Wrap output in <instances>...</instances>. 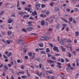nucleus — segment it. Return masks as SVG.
<instances>
[{
  "instance_id": "nucleus-29",
  "label": "nucleus",
  "mask_w": 79,
  "mask_h": 79,
  "mask_svg": "<svg viewBox=\"0 0 79 79\" xmlns=\"http://www.w3.org/2000/svg\"><path fill=\"white\" fill-rule=\"evenodd\" d=\"M35 60H37V61H40V58H35Z\"/></svg>"
},
{
  "instance_id": "nucleus-2",
  "label": "nucleus",
  "mask_w": 79,
  "mask_h": 79,
  "mask_svg": "<svg viewBox=\"0 0 79 79\" xmlns=\"http://www.w3.org/2000/svg\"><path fill=\"white\" fill-rule=\"evenodd\" d=\"M26 29L27 31H32V30H34L33 27H30L26 28Z\"/></svg>"
},
{
  "instance_id": "nucleus-15",
  "label": "nucleus",
  "mask_w": 79,
  "mask_h": 79,
  "mask_svg": "<svg viewBox=\"0 0 79 79\" xmlns=\"http://www.w3.org/2000/svg\"><path fill=\"white\" fill-rule=\"evenodd\" d=\"M4 68H5L4 69V70L5 71H6V70H8V67L6 66V65H4Z\"/></svg>"
},
{
  "instance_id": "nucleus-20",
  "label": "nucleus",
  "mask_w": 79,
  "mask_h": 79,
  "mask_svg": "<svg viewBox=\"0 0 79 79\" xmlns=\"http://www.w3.org/2000/svg\"><path fill=\"white\" fill-rule=\"evenodd\" d=\"M13 21V20L11 19L8 20V23H11Z\"/></svg>"
},
{
  "instance_id": "nucleus-45",
  "label": "nucleus",
  "mask_w": 79,
  "mask_h": 79,
  "mask_svg": "<svg viewBox=\"0 0 79 79\" xmlns=\"http://www.w3.org/2000/svg\"><path fill=\"white\" fill-rule=\"evenodd\" d=\"M2 42H4V43H5V44H6V45H7V44H6V41H5V40L2 39Z\"/></svg>"
},
{
  "instance_id": "nucleus-58",
  "label": "nucleus",
  "mask_w": 79,
  "mask_h": 79,
  "mask_svg": "<svg viewBox=\"0 0 79 79\" xmlns=\"http://www.w3.org/2000/svg\"><path fill=\"white\" fill-rule=\"evenodd\" d=\"M62 50L63 52H65V49H64V48H62Z\"/></svg>"
},
{
  "instance_id": "nucleus-50",
  "label": "nucleus",
  "mask_w": 79,
  "mask_h": 79,
  "mask_svg": "<svg viewBox=\"0 0 79 79\" xmlns=\"http://www.w3.org/2000/svg\"><path fill=\"white\" fill-rule=\"evenodd\" d=\"M71 45V44H68L67 45H66L65 46L67 48V47H69Z\"/></svg>"
},
{
  "instance_id": "nucleus-49",
  "label": "nucleus",
  "mask_w": 79,
  "mask_h": 79,
  "mask_svg": "<svg viewBox=\"0 0 79 79\" xmlns=\"http://www.w3.org/2000/svg\"><path fill=\"white\" fill-rule=\"evenodd\" d=\"M45 7V5L44 4H42L41 5V7L42 8H44V7Z\"/></svg>"
},
{
  "instance_id": "nucleus-16",
  "label": "nucleus",
  "mask_w": 79,
  "mask_h": 79,
  "mask_svg": "<svg viewBox=\"0 0 79 79\" xmlns=\"http://www.w3.org/2000/svg\"><path fill=\"white\" fill-rule=\"evenodd\" d=\"M54 10L56 11H59L60 10V8L58 7H56L55 8Z\"/></svg>"
},
{
  "instance_id": "nucleus-8",
  "label": "nucleus",
  "mask_w": 79,
  "mask_h": 79,
  "mask_svg": "<svg viewBox=\"0 0 79 79\" xmlns=\"http://www.w3.org/2000/svg\"><path fill=\"white\" fill-rule=\"evenodd\" d=\"M60 26V24L58 23H57L56 25V29H59Z\"/></svg>"
},
{
  "instance_id": "nucleus-24",
  "label": "nucleus",
  "mask_w": 79,
  "mask_h": 79,
  "mask_svg": "<svg viewBox=\"0 0 79 79\" xmlns=\"http://www.w3.org/2000/svg\"><path fill=\"white\" fill-rule=\"evenodd\" d=\"M40 40H45V37H42L40 38Z\"/></svg>"
},
{
  "instance_id": "nucleus-42",
  "label": "nucleus",
  "mask_w": 79,
  "mask_h": 79,
  "mask_svg": "<svg viewBox=\"0 0 79 79\" xmlns=\"http://www.w3.org/2000/svg\"><path fill=\"white\" fill-rule=\"evenodd\" d=\"M3 56L4 58L7 59L8 58V57L6 56L5 55H3Z\"/></svg>"
},
{
  "instance_id": "nucleus-4",
  "label": "nucleus",
  "mask_w": 79,
  "mask_h": 79,
  "mask_svg": "<svg viewBox=\"0 0 79 79\" xmlns=\"http://www.w3.org/2000/svg\"><path fill=\"white\" fill-rule=\"evenodd\" d=\"M47 62L49 64H52V63H53L54 62L55 63L56 62L52 60H47Z\"/></svg>"
},
{
  "instance_id": "nucleus-6",
  "label": "nucleus",
  "mask_w": 79,
  "mask_h": 79,
  "mask_svg": "<svg viewBox=\"0 0 79 79\" xmlns=\"http://www.w3.org/2000/svg\"><path fill=\"white\" fill-rule=\"evenodd\" d=\"M24 42V40H23V39H20L19 40V44L20 45H22L23 44V43Z\"/></svg>"
},
{
  "instance_id": "nucleus-28",
  "label": "nucleus",
  "mask_w": 79,
  "mask_h": 79,
  "mask_svg": "<svg viewBox=\"0 0 79 79\" xmlns=\"http://www.w3.org/2000/svg\"><path fill=\"white\" fill-rule=\"evenodd\" d=\"M1 34L3 35H5L6 34V33L5 31H3L1 32Z\"/></svg>"
},
{
  "instance_id": "nucleus-1",
  "label": "nucleus",
  "mask_w": 79,
  "mask_h": 79,
  "mask_svg": "<svg viewBox=\"0 0 79 79\" xmlns=\"http://www.w3.org/2000/svg\"><path fill=\"white\" fill-rule=\"evenodd\" d=\"M41 4L40 3H39V1L36 2L35 4V7L37 10L39 9V8L40 7Z\"/></svg>"
},
{
  "instance_id": "nucleus-56",
  "label": "nucleus",
  "mask_w": 79,
  "mask_h": 79,
  "mask_svg": "<svg viewBox=\"0 0 79 79\" xmlns=\"http://www.w3.org/2000/svg\"><path fill=\"white\" fill-rule=\"evenodd\" d=\"M17 62L18 63H19L21 62V60H17Z\"/></svg>"
},
{
  "instance_id": "nucleus-26",
  "label": "nucleus",
  "mask_w": 79,
  "mask_h": 79,
  "mask_svg": "<svg viewBox=\"0 0 79 79\" xmlns=\"http://www.w3.org/2000/svg\"><path fill=\"white\" fill-rule=\"evenodd\" d=\"M25 47H26V45L25 44H23L22 46L21 47V49L22 50H23V49H24V48H25Z\"/></svg>"
},
{
  "instance_id": "nucleus-55",
  "label": "nucleus",
  "mask_w": 79,
  "mask_h": 79,
  "mask_svg": "<svg viewBox=\"0 0 79 79\" xmlns=\"http://www.w3.org/2000/svg\"><path fill=\"white\" fill-rule=\"evenodd\" d=\"M66 10L67 11H68V12H69V11H71V10L69 9H67Z\"/></svg>"
},
{
  "instance_id": "nucleus-31",
  "label": "nucleus",
  "mask_w": 79,
  "mask_h": 79,
  "mask_svg": "<svg viewBox=\"0 0 79 79\" xmlns=\"http://www.w3.org/2000/svg\"><path fill=\"white\" fill-rule=\"evenodd\" d=\"M41 53L43 54H46V53L44 51H42L40 52Z\"/></svg>"
},
{
  "instance_id": "nucleus-17",
  "label": "nucleus",
  "mask_w": 79,
  "mask_h": 79,
  "mask_svg": "<svg viewBox=\"0 0 79 79\" xmlns=\"http://www.w3.org/2000/svg\"><path fill=\"white\" fill-rule=\"evenodd\" d=\"M47 73H48L49 74H53V72H50L48 70L46 71V74H48Z\"/></svg>"
},
{
  "instance_id": "nucleus-44",
  "label": "nucleus",
  "mask_w": 79,
  "mask_h": 79,
  "mask_svg": "<svg viewBox=\"0 0 79 79\" xmlns=\"http://www.w3.org/2000/svg\"><path fill=\"white\" fill-rule=\"evenodd\" d=\"M63 41L64 42H68V41L66 39H64Z\"/></svg>"
},
{
  "instance_id": "nucleus-34",
  "label": "nucleus",
  "mask_w": 79,
  "mask_h": 79,
  "mask_svg": "<svg viewBox=\"0 0 79 79\" xmlns=\"http://www.w3.org/2000/svg\"><path fill=\"white\" fill-rule=\"evenodd\" d=\"M52 59V60H56V57L54 56H52L51 57Z\"/></svg>"
},
{
  "instance_id": "nucleus-36",
  "label": "nucleus",
  "mask_w": 79,
  "mask_h": 79,
  "mask_svg": "<svg viewBox=\"0 0 79 79\" xmlns=\"http://www.w3.org/2000/svg\"><path fill=\"white\" fill-rule=\"evenodd\" d=\"M68 53L69 54V55H68L69 57H70L71 56H72V55H71V53H70L68 52Z\"/></svg>"
},
{
  "instance_id": "nucleus-47",
  "label": "nucleus",
  "mask_w": 79,
  "mask_h": 79,
  "mask_svg": "<svg viewBox=\"0 0 79 79\" xmlns=\"http://www.w3.org/2000/svg\"><path fill=\"white\" fill-rule=\"evenodd\" d=\"M49 45L50 46V47H52H52H53V44H49Z\"/></svg>"
},
{
  "instance_id": "nucleus-12",
  "label": "nucleus",
  "mask_w": 79,
  "mask_h": 79,
  "mask_svg": "<svg viewBox=\"0 0 79 79\" xmlns=\"http://www.w3.org/2000/svg\"><path fill=\"white\" fill-rule=\"evenodd\" d=\"M43 72H40V74H39V73H38V75L40 77V76H42V74L43 75V76H45V73H43Z\"/></svg>"
},
{
  "instance_id": "nucleus-14",
  "label": "nucleus",
  "mask_w": 79,
  "mask_h": 79,
  "mask_svg": "<svg viewBox=\"0 0 79 79\" xmlns=\"http://www.w3.org/2000/svg\"><path fill=\"white\" fill-rule=\"evenodd\" d=\"M45 23V21L44 20H42L41 22V26H44Z\"/></svg>"
},
{
  "instance_id": "nucleus-60",
  "label": "nucleus",
  "mask_w": 79,
  "mask_h": 79,
  "mask_svg": "<svg viewBox=\"0 0 79 79\" xmlns=\"http://www.w3.org/2000/svg\"><path fill=\"white\" fill-rule=\"evenodd\" d=\"M61 55L60 54H56V55H55V56H60Z\"/></svg>"
},
{
  "instance_id": "nucleus-52",
  "label": "nucleus",
  "mask_w": 79,
  "mask_h": 79,
  "mask_svg": "<svg viewBox=\"0 0 79 79\" xmlns=\"http://www.w3.org/2000/svg\"><path fill=\"white\" fill-rule=\"evenodd\" d=\"M6 42H7L8 44H10V42L9 41H8V40H6Z\"/></svg>"
},
{
  "instance_id": "nucleus-25",
  "label": "nucleus",
  "mask_w": 79,
  "mask_h": 79,
  "mask_svg": "<svg viewBox=\"0 0 79 79\" xmlns=\"http://www.w3.org/2000/svg\"><path fill=\"white\" fill-rule=\"evenodd\" d=\"M22 31L24 32H27V30L25 28L22 29Z\"/></svg>"
},
{
  "instance_id": "nucleus-3",
  "label": "nucleus",
  "mask_w": 79,
  "mask_h": 79,
  "mask_svg": "<svg viewBox=\"0 0 79 79\" xmlns=\"http://www.w3.org/2000/svg\"><path fill=\"white\" fill-rule=\"evenodd\" d=\"M18 15H20L21 17H23L24 14H27L26 12H20L18 13Z\"/></svg>"
},
{
  "instance_id": "nucleus-37",
  "label": "nucleus",
  "mask_w": 79,
  "mask_h": 79,
  "mask_svg": "<svg viewBox=\"0 0 79 79\" xmlns=\"http://www.w3.org/2000/svg\"><path fill=\"white\" fill-rule=\"evenodd\" d=\"M73 23L74 24H76V21L75 19H73Z\"/></svg>"
},
{
  "instance_id": "nucleus-51",
  "label": "nucleus",
  "mask_w": 79,
  "mask_h": 79,
  "mask_svg": "<svg viewBox=\"0 0 79 79\" xmlns=\"http://www.w3.org/2000/svg\"><path fill=\"white\" fill-rule=\"evenodd\" d=\"M65 60H66V61L67 62H69V61L68 59L67 58H65Z\"/></svg>"
},
{
  "instance_id": "nucleus-40",
  "label": "nucleus",
  "mask_w": 79,
  "mask_h": 79,
  "mask_svg": "<svg viewBox=\"0 0 79 79\" xmlns=\"http://www.w3.org/2000/svg\"><path fill=\"white\" fill-rule=\"evenodd\" d=\"M61 63H64V59H63L61 58Z\"/></svg>"
},
{
  "instance_id": "nucleus-18",
  "label": "nucleus",
  "mask_w": 79,
  "mask_h": 79,
  "mask_svg": "<svg viewBox=\"0 0 79 79\" xmlns=\"http://www.w3.org/2000/svg\"><path fill=\"white\" fill-rule=\"evenodd\" d=\"M75 36L76 37H77L79 36V32L78 31H76L75 32Z\"/></svg>"
},
{
  "instance_id": "nucleus-46",
  "label": "nucleus",
  "mask_w": 79,
  "mask_h": 79,
  "mask_svg": "<svg viewBox=\"0 0 79 79\" xmlns=\"http://www.w3.org/2000/svg\"><path fill=\"white\" fill-rule=\"evenodd\" d=\"M27 49H24L23 50V52L24 53H26L27 52Z\"/></svg>"
},
{
  "instance_id": "nucleus-59",
  "label": "nucleus",
  "mask_w": 79,
  "mask_h": 79,
  "mask_svg": "<svg viewBox=\"0 0 79 79\" xmlns=\"http://www.w3.org/2000/svg\"><path fill=\"white\" fill-rule=\"evenodd\" d=\"M52 56V55L51 54H48V57H50V56Z\"/></svg>"
},
{
  "instance_id": "nucleus-22",
  "label": "nucleus",
  "mask_w": 79,
  "mask_h": 79,
  "mask_svg": "<svg viewBox=\"0 0 79 79\" xmlns=\"http://www.w3.org/2000/svg\"><path fill=\"white\" fill-rule=\"evenodd\" d=\"M20 4H19V1H17V7L18 8V7H19L20 5Z\"/></svg>"
},
{
  "instance_id": "nucleus-57",
  "label": "nucleus",
  "mask_w": 79,
  "mask_h": 79,
  "mask_svg": "<svg viewBox=\"0 0 79 79\" xmlns=\"http://www.w3.org/2000/svg\"><path fill=\"white\" fill-rule=\"evenodd\" d=\"M54 65H55V64H53L50 65L51 67H54Z\"/></svg>"
},
{
  "instance_id": "nucleus-54",
  "label": "nucleus",
  "mask_w": 79,
  "mask_h": 79,
  "mask_svg": "<svg viewBox=\"0 0 79 79\" xmlns=\"http://www.w3.org/2000/svg\"><path fill=\"white\" fill-rule=\"evenodd\" d=\"M8 66L9 67V68H11V64H8Z\"/></svg>"
},
{
  "instance_id": "nucleus-32",
  "label": "nucleus",
  "mask_w": 79,
  "mask_h": 79,
  "mask_svg": "<svg viewBox=\"0 0 79 79\" xmlns=\"http://www.w3.org/2000/svg\"><path fill=\"white\" fill-rule=\"evenodd\" d=\"M32 56V53L31 52H30L29 53V56L31 57Z\"/></svg>"
},
{
  "instance_id": "nucleus-10",
  "label": "nucleus",
  "mask_w": 79,
  "mask_h": 79,
  "mask_svg": "<svg viewBox=\"0 0 79 79\" xmlns=\"http://www.w3.org/2000/svg\"><path fill=\"white\" fill-rule=\"evenodd\" d=\"M32 23L31 21H29L28 22V24H29V25H27V27H28V26H33V25L32 24Z\"/></svg>"
},
{
  "instance_id": "nucleus-63",
  "label": "nucleus",
  "mask_w": 79,
  "mask_h": 79,
  "mask_svg": "<svg viewBox=\"0 0 79 79\" xmlns=\"http://www.w3.org/2000/svg\"><path fill=\"white\" fill-rule=\"evenodd\" d=\"M24 58L25 59H28V56H25Z\"/></svg>"
},
{
  "instance_id": "nucleus-27",
  "label": "nucleus",
  "mask_w": 79,
  "mask_h": 79,
  "mask_svg": "<svg viewBox=\"0 0 79 79\" xmlns=\"http://www.w3.org/2000/svg\"><path fill=\"white\" fill-rule=\"evenodd\" d=\"M62 20H63V21H65L66 23H68V22L67 20H66L65 19L63 18H62Z\"/></svg>"
},
{
  "instance_id": "nucleus-43",
  "label": "nucleus",
  "mask_w": 79,
  "mask_h": 79,
  "mask_svg": "<svg viewBox=\"0 0 79 79\" xmlns=\"http://www.w3.org/2000/svg\"><path fill=\"white\" fill-rule=\"evenodd\" d=\"M49 39V38L48 37H45V40H48Z\"/></svg>"
},
{
  "instance_id": "nucleus-38",
  "label": "nucleus",
  "mask_w": 79,
  "mask_h": 79,
  "mask_svg": "<svg viewBox=\"0 0 79 79\" xmlns=\"http://www.w3.org/2000/svg\"><path fill=\"white\" fill-rule=\"evenodd\" d=\"M21 77L22 79H25V78L26 77V76H21Z\"/></svg>"
},
{
  "instance_id": "nucleus-35",
  "label": "nucleus",
  "mask_w": 79,
  "mask_h": 79,
  "mask_svg": "<svg viewBox=\"0 0 79 79\" xmlns=\"http://www.w3.org/2000/svg\"><path fill=\"white\" fill-rule=\"evenodd\" d=\"M4 11H1L0 13V15H3V13H4Z\"/></svg>"
},
{
  "instance_id": "nucleus-33",
  "label": "nucleus",
  "mask_w": 79,
  "mask_h": 79,
  "mask_svg": "<svg viewBox=\"0 0 79 79\" xmlns=\"http://www.w3.org/2000/svg\"><path fill=\"white\" fill-rule=\"evenodd\" d=\"M69 19L70 21H71V22H72V21H73V18L72 17L69 18Z\"/></svg>"
},
{
  "instance_id": "nucleus-39",
  "label": "nucleus",
  "mask_w": 79,
  "mask_h": 79,
  "mask_svg": "<svg viewBox=\"0 0 79 79\" xmlns=\"http://www.w3.org/2000/svg\"><path fill=\"white\" fill-rule=\"evenodd\" d=\"M54 3H53V2H51L50 3V6H53V5H54Z\"/></svg>"
},
{
  "instance_id": "nucleus-61",
  "label": "nucleus",
  "mask_w": 79,
  "mask_h": 79,
  "mask_svg": "<svg viewBox=\"0 0 79 79\" xmlns=\"http://www.w3.org/2000/svg\"><path fill=\"white\" fill-rule=\"evenodd\" d=\"M74 44H76V43H77V39L74 40Z\"/></svg>"
},
{
  "instance_id": "nucleus-48",
  "label": "nucleus",
  "mask_w": 79,
  "mask_h": 79,
  "mask_svg": "<svg viewBox=\"0 0 79 79\" xmlns=\"http://www.w3.org/2000/svg\"><path fill=\"white\" fill-rule=\"evenodd\" d=\"M22 5H25V4H26V2H24V1H22Z\"/></svg>"
},
{
  "instance_id": "nucleus-41",
  "label": "nucleus",
  "mask_w": 79,
  "mask_h": 79,
  "mask_svg": "<svg viewBox=\"0 0 79 79\" xmlns=\"http://www.w3.org/2000/svg\"><path fill=\"white\" fill-rule=\"evenodd\" d=\"M60 43L61 45H63V42L62 40H60Z\"/></svg>"
},
{
  "instance_id": "nucleus-7",
  "label": "nucleus",
  "mask_w": 79,
  "mask_h": 79,
  "mask_svg": "<svg viewBox=\"0 0 79 79\" xmlns=\"http://www.w3.org/2000/svg\"><path fill=\"white\" fill-rule=\"evenodd\" d=\"M53 50L54 51H56L57 52H59V50L58 47H56V46H54L53 48Z\"/></svg>"
},
{
  "instance_id": "nucleus-30",
  "label": "nucleus",
  "mask_w": 79,
  "mask_h": 79,
  "mask_svg": "<svg viewBox=\"0 0 79 79\" xmlns=\"http://www.w3.org/2000/svg\"><path fill=\"white\" fill-rule=\"evenodd\" d=\"M11 55H12L11 52H9V53L7 55V56L9 57L10 56H11Z\"/></svg>"
},
{
  "instance_id": "nucleus-21",
  "label": "nucleus",
  "mask_w": 79,
  "mask_h": 79,
  "mask_svg": "<svg viewBox=\"0 0 79 79\" xmlns=\"http://www.w3.org/2000/svg\"><path fill=\"white\" fill-rule=\"evenodd\" d=\"M38 46H39L40 47L42 48V47H43L44 46V44H43L41 43L38 44Z\"/></svg>"
},
{
  "instance_id": "nucleus-23",
  "label": "nucleus",
  "mask_w": 79,
  "mask_h": 79,
  "mask_svg": "<svg viewBox=\"0 0 79 79\" xmlns=\"http://www.w3.org/2000/svg\"><path fill=\"white\" fill-rule=\"evenodd\" d=\"M50 52L49 48H47L46 49V52L47 53H49Z\"/></svg>"
},
{
  "instance_id": "nucleus-53",
  "label": "nucleus",
  "mask_w": 79,
  "mask_h": 79,
  "mask_svg": "<svg viewBox=\"0 0 79 79\" xmlns=\"http://www.w3.org/2000/svg\"><path fill=\"white\" fill-rule=\"evenodd\" d=\"M62 26H63L64 27H66L67 25H66V24H62Z\"/></svg>"
},
{
  "instance_id": "nucleus-5",
  "label": "nucleus",
  "mask_w": 79,
  "mask_h": 79,
  "mask_svg": "<svg viewBox=\"0 0 79 79\" xmlns=\"http://www.w3.org/2000/svg\"><path fill=\"white\" fill-rule=\"evenodd\" d=\"M47 21H49L50 23H53V19H52V18H49V19H46Z\"/></svg>"
},
{
  "instance_id": "nucleus-64",
  "label": "nucleus",
  "mask_w": 79,
  "mask_h": 79,
  "mask_svg": "<svg viewBox=\"0 0 79 79\" xmlns=\"http://www.w3.org/2000/svg\"><path fill=\"white\" fill-rule=\"evenodd\" d=\"M55 79V77L53 76L51 77L50 79Z\"/></svg>"
},
{
  "instance_id": "nucleus-19",
  "label": "nucleus",
  "mask_w": 79,
  "mask_h": 79,
  "mask_svg": "<svg viewBox=\"0 0 79 79\" xmlns=\"http://www.w3.org/2000/svg\"><path fill=\"white\" fill-rule=\"evenodd\" d=\"M12 34V32H11V31H8L7 32V35H8V36L10 35H11V34Z\"/></svg>"
},
{
  "instance_id": "nucleus-11",
  "label": "nucleus",
  "mask_w": 79,
  "mask_h": 79,
  "mask_svg": "<svg viewBox=\"0 0 79 79\" xmlns=\"http://www.w3.org/2000/svg\"><path fill=\"white\" fill-rule=\"evenodd\" d=\"M24 73V71H20L19 72L17 73V76H19V74H23Z\"/></svg>"
},
{
  "instance_id": "nucleus-13",
  "label": "nucleus",
  "mask_w": 79,
  "mask_h": 79,
  "mask_svg": "<svg viewBox=\"0 0 79 79\" xmlns=\"http://www.w3.org/2000/svg\"><path fill=\"white\" fill-rule=\"evenodd\" d=\"M57 64L59 65V66H57L58 68H62L61 66L60 65L62 64L61 63H60V62H57Z\"/></svg>"
},
{
  "instance_id": "nucleus-9",
  "label": "nucleus",
  "mask_w": 79,
  "mask_h": 79,
  "mask_svg": "<svg viewBox=\"0 0 79 79\" xmlns=\"http://www.w3.org/2000/svg\"><path fill=\"white\" fill-rule=\"evenodd\" d=\"M32 15L33 16H35V15H37V12L35 11H34V12H32Z\"/></svg>"
},
{
  "instance_id": "nucleus-62",
  "label": "nucleus",
  "mask_w": 79,
  "mask_h": 79,
  "mask_svg": "<svg viewBox=\"0 0 79 79\" xmlns=\"http://www.w3.org/2000/svg\"><path fill=\"white\" fill-rule=\"evenodd\" d=\"M50 12H48H48H47L46 13V15H49V14H50Z\"/></svg>"
}]
</instances>
